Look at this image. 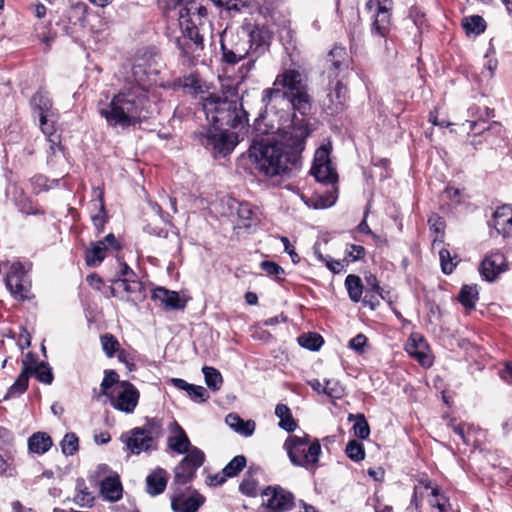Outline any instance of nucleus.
<instances>
[{
	"mask_svg": "<svg viewBox=\"0 0 512 512\" xmlns=\"http://www.w3.org/2000/svg\"><path fill=\"white\" fill-rule=\"evenodd\" d=\"M262 102L267 116H277V130L291 135V145L299 146L311 130L304 117L310 113L312 97L309 93L308 75L301 68H287L279 73L272 88L264 89Z\"/></svg>",
	"mask_w": 512,
	"mask_h": 512,
	"instance_id": "obj_1",
	"label": "nucleus"
},
{
	"mask_svg": "<svg viewBox=\"0 0 512 512\" xmlns=\"http://www.w3.org/2000/svg\"><path fill=\"white\" fill-rule=\"evenodd\" d=\"M202 106L212 126L198 133L201 143L215 153H230L238 143V136L224 127L244 126L248 122L247 112L237 100H228L217 94L203 98Z\"/></svg>",
	"mask_w": 512,
	"mask_h": 512,
	"instance_id": "obj_2",
	"label": "nucleus"
},
{
	"mask_svg": "<svg viewBox=\"0 0 512 512\" xmlns=\"http://www.w3.org/2000/svg\"><path fill=\"white\" fill-rule=\"evenodd\" d=\"M153 100L144 86H124L111 99L100 100L97 110L111 127H129L146 119L151 113Z\"/></svg>",
	"mask_w": 512,
	"mask_h": 512,
	"instance_id": "obj_3",
	"label": "nucleus"
},
{
	"mask_svg": "<svg viewBox=\"0 0 512 512\" xmlns=\"http://www.w3.org/2000/svg\"><path fill=\"white\" fill-rule=\"evenodd\" d=\"M277 132L279 130L276 129ZM286 144L268 140L254 141L249 148V156L256 169L266 176L274 177L288 173L300 166L299 156L293 150H302L304 141L299 146L291 145V135L280 130Z\"/></svg>",
	"mask_w": 512,
	"mask_h": 512,
	"instance_id": "obj_4",
	"label": "nucleus"
},
{
	"mask_svg": "<svg viewBox=\"0 0 512 512\" xmlns=\"http://www.w3.org/2000/svg\"><path fill=\"white\" fill-rule=\"evenodd\" d=\"M181 3L179 8V25L185 37L193 42L196 49L204 47L205 23L203 21L207 14L204 6L193 0H173Z\"/></svg>",
	"mask_w": 512,
	"mask_h": 512,
	"instance_id": "obj_5",
	"label": "nucleus"
},
{
	"mask_svg": "<svg viewBox=\"0 0 512 512\" xmlns=\"http://www.w3.org/2000/svg\"><path fill=\"white\" fill-rule=\"evenodd\" d=\"M284 448L293 465L306 469L314 468L321 454L319 441L317 439L310 441L308 435L303 437L297 435L289 436L284 443Z\"/></svg>",
	"mask_w": 512,
	"mask_h": 512,
	"instance_id": "obj_6",
	"label": "nucleus"
},
{
	"mask_svg": "<svg viewBox=\"0 0 512 512\" xmlns=\"http://www.w3.org/2000/svg\"><path fill=\"white\" fill-rule=\"evenodd\" d=\"M158 74V63L156 55L151 52H143L135 57L131 68L130 86H144L149 90L150 85L155 82Z\"/></svg>",
	"mask_w": 512,
	"mask_h": 512,
	"instance_id": "obj_7",
	"label": "nucleus"
},
{
	"mask_svg": "<svg viewBox=\"0 0 512 512\" xmlns=\"http://www.w3.org/2000/svg\"><path fill=\"white\" fill-rule=\"evenodd\" d=\"M33 374L36 376L39 382L44 384H51L53 381V373L47 363L42 362L35 368H32L25 361H23V369L14 384L9 388L5 395V399L22 395L27 390L29 378Z\"/></svg>",
	"mask_w": 512,
	"mask_h": 512,
	"instance_id": "obj_8",
	"label": "nucleus"
},
{
	"mask_svg": "<svg viewBox=\"0 0 512 512\" xmlns=\"http://www.w3.org/2000/svg\"><path fill=\"white\" fill-rule=\"evenodd\" d=\"M29 268L20 262L10 264L5 277L6 287L18 300L30 299L31 281L28 276Z\"/></svg>",
	"mask_w": 512,
	"mask_h": 512,
	"instance_id": "obj_9",
	"label": "nucleus"
},
{
	"mask_svg": "<svg viewBox=\"0 0 512 512\" xmlns=\"http://www.w3.org/2000/svg\"><path fill=\"white\" fill-rule=\"evenodd\" d=\"M263 512H286L294 505V496L280 486H269L262 493Z\"/></svg>",
	"mask_w": 512,
	"mask_h": 512,
	"instance_id": "obj_10",
	"label": "nucleus"
},
{
	"mask_svg": "<svg viewBox=\"0 0 512 512\" xmlns=\"http://www.w3.org/2000/svg\"><path fill=\"white\" fill-rule=\"evenodd\" d=\"M205 462V454L198 447H193L180 463L174 468L175 485H185L192 481L195 473Z\"/></svg>",
	"mask_w": 512,
	"mask_h": 512,
	"instance_id": "obj_11",
	"label": "nucleus"
},
{
	"mask_svg": "<svg viewBox=\"0 0 512 512\" xmlns=\"http://www.w3.org/2000/svg\"><path fill=\"white\" fill-rule=\"evenodd\" d=\"M248 45L249 41H246V38H240L232 35L228 39L227 36H224L221 40L223 60L229 64H236L248 56L250 57L248 69H250L255 62V58L251 54V49Z\"/></svg>",
	"mask_w": 512,
	"mask_h": 512,
	"instance_id": "obj_12",
	"label": "nucleus"
},
{
	"mask_svg": "<svg viewBox=\"0 0 512 512\" xmlns=\"http://www.w3.org/2000/svg\"><path fill=\"white\" fill-rule=\"evenodd\" d=\"M114 393L109 397L113 408L127 414L133 413L140 397L137 388L128 381H122L115 387Z\"/></svg>",
	"mask_w": 512,
	"mask_h": 512,
	"instance_id": "obj_13",
	"label": "nucleus"
},
{
	"mask_svg": "<svg viewBox=\"0 0 512 512\" xmlns=\"http://www.w3.org/2000/svg\"><path fill=\"white\" fill-rule=\"evenodd\" d=\"M329 155L330 152L326 146H321L315 152L311 173L319 182L335 183L337 181V173L331 165Z\"/></svg>",
	"mask_w": 512,
	"mask_h": 512,
	"instance_id": "obj_14",
	"label": "nucleus"
},
{
	"mask_svg": "<svg viewBox=\"0 0 512 512\" xmlns=\"http://www.w3.org/2000/svg\"><path fill=\"white\" fill-rule=\"evenodd\" d=\"M348 69V56L342 46H334L325 58L323 74L330 80H339V76Z\"/></svg>",
	"mask_w": 512,
	"mask_h": 512,
	"instance_id": "obj_15",
	"label": "nucleus"
},
{
	"mask_svg": "<svg viewBox=\"0 0 512 512\" xmlns=\"http://www.w3.org/2000/svg\"><path fill=\"white\" fill-rule=\"evenodd\" d=\"M111 293L122 300L136 302L143 297V286L137 279L117 278L112 281Z\"/></svg>",
	"mask_w": 512,
	"mask_h": 512,
	"instance_id": "obj_16",
	"label": "nucleus"
},
{
	"mask_svg": "<svg viewBox=\"0 0 512 512\" xmlns=\"http://www.w3.org/2000/svg\"><path fill=\"white\" fill-rule=\"evenodd\" d=\"M127 449L139 455L142 452H149L156 449V442L139 427H135L121 436Z\"/></svg>",
	"mask_w": 512,
	"mask_h": 512,
	"instance_id": "obj_17",
	"label": "nucleus"
},
{
	"mask_svg": "<svg viewBox=\"0 0 512 512\" xmlns=\"http://www.w3.org/2000/svg\"><path fill=\"white\" fill-rule=\"evenodd\" d=\"M347 99V89L341 80H330L329 92L323 100L325 111L331 115L338 114L344 108Z\"/></svg>",
	"mask_w": 512,
	"mask_h": 512,
	"instance_id": "obj_18",
	"label": "nucleus"
},
{
	"mask_svg": "<svg viewBox=\"0 0 512 512\" xmlns=\"http://www.w3.org/2000/svg\"><path fill=\"white\" fill-rule=\"evenodd\" d=\"M109 248H119L115 236L110 233L103 240H99L92 244V247L86 251V264L88 266H96L100 264Z\"/></svg>",
	"mask_w": 512,
	"mask_h": 512,
	"instance_id": "obj_19",
	"label": "nucleus"
},
{
	"mask_svg": "<svg viewBox=\"0 0 512 512\" xmlns=\"http://www.w3.org/2000/svg\"><path fill=\"white\" fill-rule=\"evenodd\" d=\"M169 430L171 433L167 438L169 449L177 454H189L194 446L191 445L184 429L176 421H173L169 426Z\"/></svg>",
	"mask_w": 512,
	"mask_h": 512,
	"instance_id": "obj_20",
	"label": "nucleus"
},
{
	"mask_svg": "<svg viewBox=\"0 0 512 512\" xmlns=\"http://www.w3.org/2000/svg\"><path fill=\"white\" fill-rule=\"evenodd\" d=\"M152 299L164 310H180L185 307V301L181 300L178 293L158 287L153 290Z\"/></svg>",
	"mask_w": 512,
	"mask_h": 512,
	"instance_id": "obj_21",
	"label": "nucleus"
},
{
	"mask_svg": "<svg viewBox=\"0 0 512 512\" xmlns=\"http://www.w3.org/2000/svg\"><path fill=\"white\" fill-rule=\"evenodd\" d=\"M406 352L416 358L422 366L432 364L430 356L427 354V344L424 338L419 334H412L405 345Z\"/></svg>",
	"mask_w": 512,
	"mask_h": 512,
	"instance_id": "obj_22",
	"label": "nucleus"
},
{
	"mask_svg": "<svg viewBox=\"0 0 512 512\" xmlns=\"http://www.w3.org/2000/svg\"><path fill=\"white\" fill-rule=\"evenodd\" d=\"M246 41H249L248 46L251 49V54L256 60L267 50L270 41V33L264 27H256L248 34Z\"/></svg>",
	"mask_w": 512,
	"mask_h": 512,
	"instance_id": "obj_23",
	"label": "nucleus"
},
{
	"mask_svg": "<svg viewBox=\"0 0 512 512\" xmlns=\"http://www.w3.org/2000/svg\"><path fill=\"white\" fill-rule=\"evenodd\" d=\"M505 259L501 253L488 255L481 263L480 273L487 281H493L504 271Z\"/></svg>",
	"mask_w": 512,
	"mask_h": 512,
	"instance_id": "obj_24",
	"label": "nucleus"
},
{
	"mask_svg": "<svg viewBox=\"0 0 512 512\" xmlns=\"http://www.w3.org/2000/svg\"><path fill=\"white\" fill-rule=\"evenodd\" d=\"M169 479L168 472L163 468H156L146 477V490L151 496H157L161 494L166 486Z\"/></svg>",
	"mask_w": 512,
	"mask_h": 512,
	"instance_id": "obj_25",
	"label": "nucleus"
},
{
	"mask_svg": "<svg viewBox=\"0 0 512 512\" xmlns=\"http://www.w3.org/2000/svg\"><path fill=\"white\" fill-rule=\"evenodd\" d=\"M204 503V498L199 494L188 497L175 495L171 500V508L175 512H197Z\"/></svg>",
	"mask_w": 512,
	"mask_h": 512,
	"instance_id": "obj_26",
	"label": "nucleus"
},
{
	"mask_svg": "<svg viewBox=\"0 0 512 512\" xmlns=\"http://www.w3.org/2000/svg\"><path fill=\"white\" fill-rule=\"evenodd\" d=\"M101 495L111 502H116L122 497L123 488L118 475L105 477L100 486Z\"/></svg>",
	"mask_w": 512,
	"mask_h": 512,
	"instance_id": "obj_27",
	"label": "nucleus"
},
{
	"mask_svg": "<svg viewBox=\"0 0 512 512\" xmlns=\"http://www.w3.org/2000/svg\"><path fill=\"white\" fill-rule=\"evenodd\" d=\"M391 10L377 9L374 22L372 24V33L380 37H386L391 29Z\"/></svg>",
	"mask_w": 512,
	"mask_h": 512,
	"instance_id": "obj_28",
	"label": "nucleus"
},
{
	"mask_svg": "<svg viewBox=\"0 0 512 512\" xmlns=\"http://www.w3.org/2000/svg\"><path fill=\"white\" fill-rule=\"evenodd\" d=\"M494 226L504 236L512 233V209L502 207L494 213Z\"/></svg>",
	"mask_w": 512,
	"mask_h": 512,
	"instance_id": "obj_29",
	"label": "nucleus"
},
{
	"mask_svg": "<svg viewBox=\"0 0 512 512\" xmlns=\"http://www.w3.org/2000/svg\"><path fill=\"white\" fill-rule=\"evenodd\" d=\"M51 437L45 432H36L28 439L29 451L35 454H44L52 446Z\"/></svg>",
	"mask_w": 512,
	"mask_h": 512,
	"instance_id": "obj_30",
	"label": "nucleus"
},
{
	"mask_svg": "<svg viewBox=\"0 0 512 512\" xmlns=\"http://www.w3.org/2000/svg\"><path fill=\"white\" fill-rule=\"evenodd\" d=\"M31 105L34 110L38 111L39 116H52V100L48 93L38 91L34 94L31 100Z\"/></svg>",
	"mask_w": 512,
	"mask_h": 512,
	"instance_id": "obj_31",
	"label": "nucleus"
},
{
	"mask_svg": "<svg viewBox=\"0 0 512 512\" xmlns=\"http://www.w3.org/2000/svg\"><path fill=\"white\" fill-rule=\"evenodd\" d=\"M87 5L81 1L71 4L66 11L68 22L74 26H83L86 20Z\"/></svg>",
	"mask_w": 512,
	"mask_h": 512,
	"instance_id": "obj_32",
	"label": "nucleus"
},
{
	"mask_svg": "<svg viewBox=\"0 0 512 512\" xmlns=\"http://www.w3.org/2000/svg\"><path fill=\"white\" fill-rule=\"evenodd\" d=\"M275 415L280 419L279 426L287 432H293L297 428V423L287 405L278 404L275 408Z\"/></svg>",
	"mask_w": 512,
	"mask_h": 512,
	"instance_id": "obj_33",
	"label": "nucleus"
},
{
	"mask_svg": "<svg viewBox=\"0 0 512 512\" xmlns=\"http://www.w3.org/2000/svg\"><path fill=\"white\" fill-rule=\"evenodd\" d=\"M345 287L351 301L357 303L361 300L363 284L359 276L349 274L345 279Z\"/></svg>",
	"mask_w": 512,
	"mask_h": 512,
	"instance_id": "obj_34",
	"label": "nucleus"
},
{
	"mask_svg": "<svg viewBox=\"0 0 512 512\" xmlns=\"http://www.w3.org/2000/svg\"><path fill=\"white\" fill-rule=\"evenodd\" d=\"M428 225L430 230L435 233V237L432 241V247L436 248L437 245L442 244L444 241L445 222L440 216L433 214L428 219Z\"/></svg>",
	"mask_w": 512,
	"mask_h": 512,
	"instance_id": "obj_35",
	"label": "nucleus"
},
{
	"mask_svg": "<svg viewBox=\"0 0 512 512\" xmlns=\"http://www.w3.org/2000/svg\"><path fill=\"white\" fill-rule=\"evenodd\" d=\"M462 26L467 35H479L485 31V20L479 15L465 17L462 21Z\"/></svg>",
	"mask_w": 512,
	"mask_h": 512,
	"instance_id": "obj_36",
	"label": "nucleus"
},
{
	"mask_svg": "<svg viewBox=\"0 0 512 512\" xmlns=\"http://www.w3.org/2000/svg\"><path fill=\"white\" fill-rule=\"evenodd\" d=\"M202 372L208 388L213 391H218L223 384L221 373L216 368L210 366H204Z\"/></svg>",
	"mask_w": 512,
	"mask_h": 512,
	"instance_id": "obj_37",
	"label": "nucleus"
},
{
	"mask_svg": "<svg viewBox=\"0 0 512 512\" xmlns=\"http://www.w3.org/2000/svg\"><path fill=\"white\" fill-rule=\"evenodd\" d=\"M458 299L466 308H474L478 300V290L476 286L464 285L461 288Z\"/></svg>",
	"mask_w": 512,
	"mask_h": 512,
	"instance_id": "obj_38",
	"label": "nucleus"
},
{
	"mask_svg": "<svg viewBox=\"0 0 512 512\" xmlns=\"http://www.w3.org/2000/svg\"><path fill=\"white\" fill-rule=\"evenodd\" d=\"M298 343L306 349L317 351L323 345L324 340L322 336L317 333H308L299 336Z\"/></svg>",
	"mask_w": 512,
	"mask_h": 512,
	"instance_id": "obj_39",
	"label": "nucleus"
},
{
	"mask_svg": "<svg viewBox=\"0 0 512 512\" xmlns=\"http://www.w3.org/2000/svg\"><path fill=\"white\" fill-rule=\"evenodd\" d=\"M15 470V450L8 448L4 454L0 453V476L12 474Z\"/></svg>",
	"mask_w": 512,
	"mask_h": 512,
	"instance_id": "obj_40",
	"label": "nucleus"
},
{
	"mask_svg": "<svg viewBox=\"0 0 512 512\" xmlns=\"http://www.w3.org/2000/svg\"><path fill=\"white\" fill-rule=\"evenodd\" d=\"M337 196L335 191H329L324 194H316L312 199V204L315 209H325L333 206L336 202Z\"/></svg>",
	"mask_w": 512,
	"mask_h": 512,
	"instance_id": "obj_41",
	"label": "nucleus"
},
{
	"mask_svg": "<svg viewBox=\"0 0 512 512\" xmlns=\"http://www.w3.org/2000/svg\"><path fill=\"white\" fill-rule=\"evenodd\" d=\"M246 463L247 461L245 456L237 455L222 469V471L228 478L235 477L245 468Z\"/></svg>",
	"mask_w": 512,
	"mask_h": 512,
	"instance_id": "obj_42",
	"label": "nucleus"
},
{
	"mask_svg": "<svg viewBox=\"0 0 512 512\" xmlns=\"http://www.w3.org/2000/svg\"><path fill=\"white\" fill-rule=\"evenodd\" d=\"M409 19L413 22L419 34H421L427 27L425 13L418 6L411 7L409 11Z\"/></svg>",
	"mask_w": 512,
	"mask_h": 512,
	"instance_id": "obj_43",
	"label": "nucleus"
},
{
	"mask_svg": "<svg viewBox=\"0 0 512 512\" xmlns=\"http://www.w3.org/2000/svg\"><path fill=\"white\" fill-rule=\"evenodd\" d=\"M422 488L425 490L431 489V499H429V502L433 501L434 503H437V499H441L442 495H439L438 488L431 487L429 482L420 481L419 485L415 486L414 494L411 499V505H415L416 508L418 507V495Z\"/></svg>",
	"mask_w": 512,
	"mask_h": 512,
	"instance_id": "obj_44",
	"label": "nucleus"
},
{
	"mask_svg": "<svg viewBox=\"0 0 512 512\" xmlns=\"http://www.w3.org/2000/svg\"><path fill=\"white\" fill-rule=\"evenodd\" d=\"M79 448V440L76 434L67 433L61 441V449L66 456L73 455Z\"/></svg>",
	"mask_w": 512,
	"mask_h": 512,
	"instance_id": "obj_45",
	"label": "nucleus"
},
{
	"mask_svg": "<svg viewBox=\"0 0 512 512\" xmlns=\"http://www.w3.org/2000/svg\"><path fill=\"white\" fill-rule=\"evenodd\" d=\"M345 452L347 456L355 462H359L365 457L363 444L357 442L356 440H351L348 442Z\"/></svg>",
	"mask_w": 512,
	"mask_h": 512,
	"instance_id": "obj_46",
	"label": "nucleus"
},
{
	"mask_svg": "<svg viewBox=\"0 0 512 512\" xmlns=\"http://www.w3.org/2000/svg\"><path fill=\"white\" fill-rule=\"evenodd\" d=\"M118 378H119V376L115 371H113V370L105 371V376L100 385L101 395L110 397L112 394L109 393V389L111 387H113L114 385H116V386L119 385L120 382H119Z\"/></svg>",
	"mask_w": 512,
	"mask_h": 512,
	"instance_id": "obj_47",
	"label": "nucleus"
},
{
	"mask_svg": "<svg viewBox=\"0 0 512 512\" xmlns=\"http://www.w3.org/2000/svg\"><path fill=\"white\" fill-rule=\"evenodd\" d=\"M139 428L146 434H148V436H150L156 442V439L162 433V422L157 418H151L147 420L146 424L143 427Z\"/></svg>",
	"mask_w": 512,
	"mask_h": 512,
	"instance_id": "obj_48",
	"label": "nucleus"
},
{
	"mask_svg": "<svg viewBox=\"0 0 512 512\" xmlns=\"http://www.w3.org/2000/svg\"><path fill=\"white\" fill-rule=\"evenodd\" d=\"M439 259L441 264V270L444 274H451L456 267V262H454V259L449 250L445 248H441L439 250Z\"/></svg>",
	"mask_w": 512,
	"mask_h": 512,
	"instance_id": "obj_49",
	"label": "nucleus"
},
{
	"mask_svg": "<svg viewBox=\"0 0 512 512\" xmlns=\"http://www.w3.org/2000/svg\"><path fill=\"white\" fill-rule=\"evenodd\" d=\"M354 434L360 439H366L370 435V427L363 414L356 416V421L353 425Z\"/></svg>",
	"mask_w": 512,
	"mask_h": 512,
	"instance_id": "obj_50",
	"label": "nucleus"
},
{
	"mask_svg": "<svg viewBox=\"0 0 512 512\" xmlns=\"http://www.w3.org/2000/svg\"><path fill=\"white\" fill-rule=\"evenodd\" d=\"M323 394L331 398H341L344 394V388L337 380H327L324 383Z\"/></svg>",
	"mask_w": 512,
	"mask_h": 512,
	"instance_id": "obj_51",
	"label": "nucleus"
},
{
	"mask_svg": "<svg viewBox=\"0 0 512 512\" xmlns=\"http://www.w3.org/2000/svg\"><path fill=\"white\" fill-rule=\"evenodd\" d=\"M101 345L103 351L106 353L108 357H113L115 352L119 348V342L117 339L110 333H107L101 336Z\"/></svg>",
	"mask_w": 512,
	"mask_h": 512,
	"instance_id": "obj_52",
	"label": "nucleus"
},
{
	"mask_svg": "<svg viewBox=\"0 0 512 512\" xmlns=\"http://www.w3.org/2000/svg\"><path fill=\"white\" fill-rule=\"evenodd\" d=\"M261 269L270 276H274L276 280H281V275L284 274V269L273 261H262L260 263Z\"/></svg>",
	"mask_w": 512,
	"mask_h": 512,
	"instance_id": "obj_53",
	"label": "nucleus"
},
{
	"mask_svg": "<svg viewBox=\"0 0 512 512\" xmlns=\"http://www.w3.org/2000/svg\"><path fill=\"white\" fill-rule=\"evenodd\" d=\"M239 490L246 496H256L258 492V483L252 477H245L239 486Z\"/></svg>",
	"mask_w": 512,
	"mask_h": 512,
	"instance_id": "obj_54",
	"label": "nucleus"
},
{
	"mask_svg": "<svg viewBox=\"0 0 512 512\" xmlns=\"http://www.w3.org/2000/svg\"><path fill=\"white\" fill-rule=\"evenodd\" d=\"M187 395L196 402H204L208 399L209 395L203 386L191 385V388L187 390Z\"/></svg>",
	"mask_w": 512,
	"mask_h": 512,
	"instance_id": "obj_55",
	"label": "nucleus"
},
{
	"mask_svg": "<svg viewBox=\"0 0 512 512\" xmlns=\"http://www.w3.org/2000/svg\"><path fill=\"white\" fill-rule=\"evenodd\" d=\"M455 434H457L465 444L470 442V429L471 427L465 423L451 425Z\"/></svg>",
	"mask_w": 512,
	"mask_h": 512,
	"instance_id": "obj_56",
	"label": "nucleus"
},
{
	"mask_svg": "<svg viewBox=\"0 0 512 512\" xmlns=\"http://www.w3.org/2000/svg\"><path fill=\"white\" fill-rule=\"evenodd\" d=\"M366 344H367V337L364 334L360 333V334H357L355 337H353L349 341L348 346H349V348L356 351L357 353H363Z\"/></svg>",
	"mask_w": 512,
	"mask_h": 512,
	"instance_id": "obj_57",
	"label": "nucleus"
},
{
	"mask_svg": "<svg viewBox=\"0 0 512 512\" xmlns=\"http://www.w3.org/2000/svg\"><path fill=\"white\" fill-rule=\"evenodd\" d=\"M93 500L94 497L86 488L84 490H80L74 497L75 503L80 506H90Z\"/></svg>",
	"mask_w": 512,
	"mask_h": 512,
	"instance_id": "obj_58",
	"label": "nucleus"
},
{
	"mask_svg": "<svg viewBox=\"0 0 512 512\" xmlns=\"http://www.w3.org/2000/svg\"><path fill=\"white\" fill-rule=\"evenodd\" d=\"M92 221L98 231L103 230L106 223L104 204L100 201V208L97 214L92 216Z\"/></svg>",
	"mask_w": 512,
	"mask_h": 512,
	"instance_id": "obj_59",
	"label": "nucleus"
},
{
	"mask_svg": "<svg viewBox=\"0 0 512 512\" xmlns=\"http://www.w3.org/2000/svg\"><path fill=\"white\" fill-rule=\"evenodd\" d=\"M346 255L352 261L360 260L365 255V248L360 245H350L349 248H347L346 250Z\"/></svg>",
	"mask_w": 512,
	"mask_h": 512,
	"instance_id": "obj_60",
	"label": "nucleus"
},
{
	"mask_svg": "<svg viewBox=\"0 0 512 512\" xmlns=\"http://www.w3.org/2000/svg\"><path fill=\"white\" fill-rule=\"evenodd\" d=\"M237 214L240 219L250 221L253 218L254 211L249 203H241L239 204Z\"/></svg>",
	"mask_w": 512,
	"mask_h": 512,
	"instance_id": "obj_61",
	"label": "nucleus"
},
{
	"mask_svg": "<svg viewBox=\"0 0 512 512\" xmlns=\"http://www.w3.org/2000/svg\"><path fill=\"white\" fill-rule=\"evenodd\" d=\"M256 424L253 420L242 421L239 427L236 428L237 433L243 436H251L255 431Z\"/></svg>",
	"mask_w": 512,
	"mask_h": 512,
	"instance_id": "obj_62",
	"label": "nucleus"
},
{
	"mask_svg": "<svg viewBox=\"0 0 512 512\" xmlns=\"http://www.w3.org/2000/svg\"><path fill=\"white\" fill-rule=\"evenodd\" d=\"M374 6H376L377 9H392L393 0H367L366 8L368 11H371Z\"/></svg>",
	"mask_w": 512,
	"mask_h": 512,
	"instance_id": "obj_63",
	"label": "nucleus"
},
{
	"mask_svg": "<svg viewBox=\"0 0 512 512\" xmlns=\"http://www.w3.org/2000/svg\"><path fill=\"white\" fill-rule=\"evenodd\" d=\"M183 86L185 88H189L191 89L194 93H199L202 91V85H201V82L200 80L194 76V75H191L189 77H186L184 79V84Z\"/></svg>",
	"mask_w": 512,
	"mask_h": 512,
	"instance_id": "obj_64",
	"label": "nucleus"
}]
</instances>
